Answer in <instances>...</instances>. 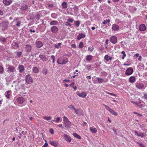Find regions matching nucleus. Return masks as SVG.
Wrapping results in <instances>:
<instances>
[{
	"mask_svg": "<svg viewBox=\"0 0 147 147\" xmlns=\"http://www.w3.org/2000/svg\"><path fill=\"white\" fill-rule=\"evenodd\" d=\"M12 2V0H3V3L6 5H10Z\"/></svg>",
	"mask_w": 147,
	"mask_h": 147,
	"instance_id": "obj_17",
	"label": "nucleus"
},
{
	"mask_svg": "<svg viewBox=\"0 0 147 147\" xmlns=\"http://www.w3.org/2000/svg\"><path fill=\"white\" fill-rule=\"evenodd\" d=\"M104 59L107 61H111L112 59V58L111 57L109 56L108 55H106L104 56Z\"/></svg>",
	"mask_w": 147,
	"mask_h": 147,
	"instance_id": "obj_20",
	"label": "nucleus"
},
{
	"mask_svg": "<svg viewBox=\"0 0 147 147\" xmlns=\"http://www.w3.org/2000/svg\"><path fill=\"white\" fill-rule=\"evenodd\" d=\"M61 45V43H59L57 45L55 44V47L56 48L59 49V48L60 46Z\"/></svg>",
	"mask_w": 147,
	"mask_h": 147,
	"instance_id": "obj_45",
	"label": "nucleus"
},
{
	"mask_svg": "<svg viewBox=\"0 0 147 147\" xmlns=\"http://www.w3.org/2000/svg\"><path fill=\"white\" fill-rule=\"evenodd\" d=\"M42 72L43 74L44 75L47 74L48 73V71L46 68H44L42 70Z\"/></svg>",
	"mask_w": 147,
	"mask_h": 147,
	"instance_id": "obj_40",
	"label": "nucleus"
},
{
	"mask_svg": "<svg viewBox=\"0 0 147 147\" xmlns=\"http://www.w3.org/2000/svg\"><path fill=\"white\" fill-rule=\"evenodd\" d=\"M28 9V6L27 5H23L21 7V9L22 11H26Z\"/></svg>",
	"mask_w": 147,
	"mask_h": 147,
	"instance_id": "obj_22",
	"label": "nucleus"
},
{
	"mask_svg": "<svg viewBox=\"0 0 147 147\" xmlns=\"http://www.w3.org/2000/svg\"><path fill=\"white\" fill-rule=\"evenodd\" d=\"M40 14H38L36 16V18L38 20H40Z\"/></svg>",
	"mask_w": 147,
	"mask_h": 147,
	"instance_id": "obj_60",
	"label": "nucleus"
},
{
	"mask_svg": "<svg viewBox=\"0 0 147 147\" xmlns=\"http://www.w3.org/2000/svg\"><path fill=\"white\" fill-rule=\"evenodd\" d=\"M133 113L134 114H136L138 116H142V115L139 114V113H138L136 112H134Z\"/></svg>",
	"mask_w": 147,
	"mask_h": 147,
	"instance_id": "obj_62",
	"label": "nucleus"
},
{
	"mask_svg": "<svg viewBox=\"0 0 147 147\" xmlns=\"http://www.w3.org/2000/svg\"><path fill=\"white\" fill-rule=\"evenodd\" d=\"M132 102L133 103H135V104H137V105H138V106L140 108H142V107H143V106L141 104H140V103L138 104L137 103H136V102H134V101H132Z\"/></svg>",
	"mask_w": 147,
	"mask_h": 147,
	"instance_id": "obj_52",
	"label": "nucleus"
},
{
	"mask_svg": "<svg viewBox=\"0 0 147 147\" xmlns=\"http://www.w3.org/2000/svg\"><path fill=\"white\" fill-rule=\"evenodd\" d=\"M51 58L53 59V63H54L55 62V56L54 55H52L51 56Z\"/></svg>",
	"mask_w": 147,
	"mask_h": 147,
	"instance_id": "obj_61",
	"label": "nucleus"
},
{
	"mask_svg": "<svg viewBox=\"0 0 147 147\" xmlns=\"http://www.w3.org/2000/svg\"><path fill=\"white\" fill-rule=\"evenodd\" d=\"M11 91L9 90L6 92L5 94V96L8 98H9L10 97V96L11 94Z\"/></svg>",
	"mask_w": 147,
	"mask_h": 147,
	"instance_id": "obj_19",
	"label": "nucleus"
},
{
	"mask_svg": "<svg viewBox=\"0 0 147 147\" xmlns=\"http://www.w3.org/2000/svg\"><path fill=\"white\" fill-rule=\"evenodd\" d=\"M110 20L108 19L105 20H104L102 22V24H106L107 23H109L110 22Z\"/></svg>",
	"mask_w": 147,
	"mask_h": 147,
	"instance_id": "obj_41",
	"label": "nucleus"
},
{
	"mask_svg": "<svg viewBox=\"0 0 147 147\" xmlns=\"http://www.w3.org/2000/svg\"><path fill=\"white\" fill-rule=\"evenodd\" d=\"M144 98L147 100V93H144Z\"/></svg>",
	"mask_w": 147,
	"mask_h": 147,
	"instance_id": "obj_63",
	"label": "nucleus"
},
{
	"mask_svg": "<svg viewBox=\"0 0 147 147\" xmlns=\"http://www.w3.org/2000/svg\"><path fill=\"white\" fill-rule=\"evenodd\" d=\"M49 132L52 134H54V130L52 128L50 129H49Z\"/></svg>",
	"mask_w": 147,
	"mask_h": 147,
	"instance_id": "obj_59",
	"label": "nucleus"
},
{
	"mask_svg": "<svg viewBox=\"0 0 147 147\" xmlns=\"http://www.w3.org/2000/svg\"><path fill=\"white\" fill-rule=\"evenodd\" d=\"M75 83L74 82H71V84H70L69 86H70L72 87L74 89V90H76L77 88V86H74V84Z\"/></svg>",
	"mask_w": 147,
	"mask_h": 147,
	"instance_id": "obj_39",
	"label": "nucleus"
},
{
	"mask_svg": "<svg viewBox=\"0 0 147 147\" xmlns=\"http://www.w3.org/2000/svg\"><path fill=\"white\" fill-rule=\"evenodd\" d=\"M138 136H140L141 138H143L145 136V134L144 133H142L139 134Z\"/></svg>",
	"mask_w": 147,
	"mask_h": 147,
	"instance_id": "obj_57",
	"label": "nucleus"
},
{
	"mask_svg": "<svg viewBox=\"0 0 147 147\" xmlns=\"http://www.w3.org/2000/svg\"><path fill=\"white\" fill-rule=\"evenodd\" d=\"M129 81L131 83H134L136 81V78L134 76H131L129 78Z\"/></svg>",
	"mask_w": 147,
	"mask_h": 147,
	"instance_id": "obj_28",
	"label": "nucleus"
},
{
	"mask_svg": "<svg viewBox=\"0 0 147 147\" xmlns=\"http://www.w3.org/2000/svg\"><path fill=\"white\" fill-rule=\"evenodd\" d=\"M51 30L53 33H56L57 32L58 28L56 26H53L51 28Z\"/></svg>",
	"mask_w": 147,
	"mask_h": 147,
	"instance_id": "obj_12",
	"label": "nucleus"
},
{
	"mask_svg": "<svg viewBox=\"0 0 147 147\" xmlns=\"http://www.w3.org/2000/svg\"><path fill=\"white\" fill-rule=\"evenodd\" d=\"M65 25L67 26H69L70 27L71 26V24L67 21L65 22Z\"/></svg>",
	"mask_w": 147,
	"mask_h": 147,
	"instance_id": "obj_51",
	"label": "nucleus"
},
{
	"mask_svg": "<svg viewBox=\"0 0 147 147\" xmlns=\"http://www.w3.org/2000/svg\"><path fill=\"white\" fill-rule=\"evenodd\" d=\"M57 61L58 64L63 65L65 64L68 62V59L65 57H61L57 59Z\"/></svg>",
	"mask_w": 147,
	"mask_h": 147,
	"instance_id": "obj_1",
	"label": "nucleus"
},
{
	"mask_svg": "<svg viewBox=\"0 0 147 147\" xmlns=\"http://www.w3.org/2000/svg\"><path fill=\"white\" fill-rule=\"evenodd\" d=\"M74 21V19L71 18H69L67 20V21L69 23H72Z\"/></svg>",
	"mask_w": 147,
	"mask_h": 147,
	"instance_id": "obj_50",
	"label": "nucleus"
},
{
	"mask_svg": "<svg viewBox=\"0 0 147 147\" xmlns=\"http://www.w3.org/2000/svg\"><path fill=\"white\" fill-rule=\"evenodd\" d=\"M109 112L113 115L115 116H117V113L112 109H111Z\"/></svg>",
	"mask_w": 147,
	"mask_h": 147,
	"instance_id": "obj_36",
	"label": "nucleus"
},
{
	"mask_svg": "<svg viewBox=\"0 0 147 147\" xmlns=\"http://www.w3.org/2000/svg\"><path fill=\"white\" fill-rule=\"evenodd\" d=\"M12 47L14 49H17L19 47L18 44L15 42H13L12 44Z\"/></svg>",
	"mask_w": 147,
	"mask_h": 147,
	"instance_id": "obj_23",
	"label": "nucleus"
},
{
	"mask_svg": "<svg viewBox=\"0 0 147 147\" xmlns=\"http://www.w3.org/2000/svg\"><path fill=\"white\" fill-rule=\"evenodd\" d=\"M78 95L80 96L83 98H85L87 95V94L85 92H82L80 93H78L77 94Z\"/></svg>",
	"mask_w": 147,
	"mask_h": 147,
	"instance_id": "obj_24",
	"label": "nucleus"
},
{
	"mask_svg": "<svg viewBox=\"0 0 147 147\" xmlns=\"http://www.w3.org/2000/svg\"><path fill=\"white\" fill-rule=\"evenodd\" d=\"M63 124L65 127L67 129L71 127V122L70 121L63 123Z\"/></svg>",
	"mask_w": 147,
	"mask_h": 147,
	"instance_id": "obj_14",
	"label": "nucleus"
},
{
	"mask_svg": "<svg viewBox=\"0 0 147 147\" xmlns=\"http://www.w3.org/2000/svg\"><path fill=\"white\" fill-rule=\"evenodd\" d=\"M22 52H17V55L18 57H20L21 55H22Z\"/></svg>",
	"mask_w": 147,
	"mask_h": 147,
	"instance_id": "obj_58",
	"label": "nucleus"
},
{
	"mask_svg": "<svg viewBox=\"0 0 147 147\" xmlns=\"http://www.w3.org/2000/svg\"><path fill=\"white\" fill-rule=\"evenodd\" d=\"M21 22L20 21H19L17 22L16 25L18 27L20 26H21Z\"/></svg>",
	"mask_w": 147,
	"mask_h": 147,
	"instance_id": "obj_54",
	"label": "nucleus"
},
{
	"mask_svg": "<svg viewBox=\"0 0 147 147\" xmlns=\"http://www.w3.org/2000/svg\"><path fill=\"white\" fill-rule=\"evenodd\" d=\"M136 87L138 89L142 90H143L145 88L144 85L142 82H136Z\"/></svg>",
	"mask_w": 147,
	"mask_h": 147,
	"instance_id": "obj_3",
	"label": "nucleus"
},
{
	"mask_svg": "<svg viewBox=\"0 0 147 147\" xmlns=\"http://www.w3.org/2000/svg\"><path fill=\"white\" fill-rule=\"evenodd\" d=\"M32 71L35 74H37L39 72V69L36 67H34L32 69Z\"/></svg>",
	"mask_w": 147,
	"mask_h": 147,
	"instance_id": "obj_32",
	"label": "nucleus"
},
{
	"mask_svg": "<svg viewBox=\"0 0 147 147\" xmlns=\"http://www.w3.org/2000/svg\"><path fill=\"white\" fill-rule=\"evenodd\" d=\"M106 93L107 94H109L111 95H112L113 96H117V95L114 94H113V93H110V92H106Z\"/></svg>",
	"mask_w": 147,
	"mask_h": 147,
	"instance_id": "obj_55",
	"label": "nucleus"
},
{
	"mask_svg": "<svg viewBox=\"0 0 147 147\" xmlns=\"http://www.w3.org/2000/svg\"><path fill=\"white\" fill-rule=\"evenodd\" d=\"M9 24V22H4L2 23V26L3 28V30H5L7 28Z\"/></svg>",
	"mask_w": 147,
	"mask_h": 147,
	"instance_id": "obj_13",
	"label": "nucleus"
},
{
	"mask_svg": "<svg viewBox=\"0 0 147 147\" xmlns=\"http://www.w3.org/2000/svg\"><path fill=\"white\" fill-rule=\"evenodd\" d=\"M39 57L41 60L43 61H47L48 60V58L45 55L40 54Z\"/></svg>",
	"mask_w": 147,
	"mask_h": 147,
	"instance_id": "obj_15",
	"label": "nucleus"
},
{
	"mask_svg": "<svg viewBox=\"0 0 147 147\" xmlns=\"http://www.w3.org/2000/svg\"><path fill=\"white\" fill-rule=\"evenodd\" d=\"M103 105L106 108V109L107 110L109 111H110V110L111 109L109 108V107L107 105H106L105 104H103Z\"/></svg>",
	"mask_w": 147,
	"mask_h": 147,
	"instance_id": "obj_48",
	"label": "nucleus"
},
{
	"mask_svg": "<svg viewBox=\"0 0 147 147\" xmlns=\"http://www.w3.org/2000/svg\"><path fill=\"white\" fill-rule=\"evenodd\" d=\"M7 39L6 38L4 37H0V41L3 43L6 42Z\"/></svg>",
	"mask_w": 147,
	"mask_h": 147,
	"instance_id": "obj_31",
	"label": "nucleus"
},
{
	"mask_svg": "<svg viewBox=\"0 0 147 147\" xmlns=\"http://www.w3.org/2000/svg\"><path fill=\"white\" fill-rule=\"evenodd\" d=\"M55 122L56 123H58L61 122L62 121V119L59 117H57V118H55Z\"/></svg>",
	"mask_w": 147,
	"mask_h": 147,
	"instance_id": "obj_34",
	"label": "nucleus"
},
{
	"mask_svg": "<svg viewBox=\"0 0 147 147\" xmlns=\"http://www.w3.org/2000/svg\"><path fill=\"white\" fill-rule=\"evenodd\" d=\"M43 118L46 120L49 121L51 119L52 117L51 116L48 117L46 116H45L43 117Z\"/></svg>",
	"mask_w": 147,
	"mask_h": 147,
	"instance_id": "obj_38",
	"label": "nucleus"
},
{
	"mask_svg": "<svg viewBox=\"0 0 147 147\" xmlns=\"http://www.w3.org/2000/svg\"><path fill=\"white\" fill-rule=\"evenodd\" d=\"M68 4L66 2H63L61 4L62 9H66L67 6Z\"/></svg>",
	"mask_w": 147,
	"mask_h": 147,
	"instance_id": "obj_25",
	"label": "nucleus"
},
{
	"mask_svg": "<svg viewBox=\"0 0 147 147\" xmlns=\"http://www.w3.org/2000/svg\"><path fill=\"white\" fill-rule=\"evenodd\" d=\"M36 46L38 48H40L43 46L42 43L39 41H36Z\"/></svg>",
	"mask_w": 147,
	"mask_h": 147,
	"instance_id": "obj_18",
	"label": "nucleus"
},
{
	"mask_svg": "<svg viewBox=\"0 0 147 147\" xmlns=\"http://www.w3.org/2000/svg\"><path fill=\"white\" fill-rule=\"evenodd\" d=\"M89 129L92 133H96L97 132V129L96 128H93L92 127H90Z\"/></svg>",
	"mask_w": 147,
	"mask_h": 147,
	"instance_id": "obj_33",
	"label": "nucleus"
},
{
	"mask_svg": "<svg viewBox=\"0 0 147 147\" xmlns=\"http://www.w3.org/2000/svg\"><path fill=\"white\" fill-rule=\"evenodd\" d=\"M86 68L88 70H90L91 69V66L90 65H88L86 66Z\"/></svg>",
	"mask_w": 147,
	"mask_h": 147,
	"instance_id": "obj_47",
	"label": "nucleus"
},
{
	"mask_svg": "<svg viewBox=\"0 0 147 147\" xmlns=\"http://www.w3.org/2000/svg\"><path fill=\"white\" fill-rule=\"evenodd\" d=\"M92 80L94 83L97 84L98 82V78L96 77L95 76H94L92 78Z\"/></svg>",
	"mask_w": 147,
	"mask_h": 147,
	"instance_id": "obj_30",
	"label": "nucleus"
},
{
	"mask_svg": "<svg viewBox=\"0 0 147 147\" xmlns=\"http://www.w3.org/2000/svg\"><path fill=\"white\" fill-rule=\"evenodd\" d=\"M137 143L141 147H145L144 144L142 142H137Z\"/></svg>",
	"mask_w": 147,
	"mask_h": 147,
	"instance_id": "obj_56",
	"label": "nucleus"
},
{
	"mask_svg": "<svg viewBox=\"0 0 147 147\" xmlns=\"http://www.w3.org/2000/svg\"><path fill=\"white\" fill-rule=\"evenodd\" d=\"M17 103L19 104H22L25 101L24 98L22 97H19L16 100Z\"/></svg>",
	"mask_w": 147,
	"mask_h": 147,
	"instance_id": "obj_6",
	"label": "nucleus"
},
{
	"mask_svg": "<svg viewBox=\"0 0 147 147\" xmlns=\"http://www.w3.org/2000/svg\"><path fill=\"white\" fill-rule=\"evenodd\" d=\"M73 135L76 138L78 139H80L81 138V136L76 133H73Z\"/></svg>",
	"mask_w": 147,
	"mask_h": 147,
	"instance_id": "obj_35",
	"label": "nucleus"
},
{
	"mask_svg": "<svg viewBox=\"0 0 147 147\" xmlns=\"http://www.w3.org/2000/svg\"><path fill=\"white\" fill-rule=\"evenodd\" d=\"M79 46V47L80 48H82L83 47V46H84L83 42H80V43Z\"/></svg>",
	"mask_w": 147,
	"mask_h": 147,
	"instance_id": "obj_49",
	"label": "nucleus"
},
{
	"mask_svg": "<svg viewBox=\"0 0 147 147\" xmlns=\"http://www.w3.org/2000/svg\"><path fill=\"white\" fill-rule=\"evenodd\" d=\"M75 113L77 115L81 116L83 115V111L81 109H76L75 110Z\"/></svg>",
	"mask_w": 147,
	"mask_h": 147,
	"instance_id": "obj_8",
	"label": "nucleus"
},
{
	"mask_svg": "<svg viewBox=\"0 0 147 147\" xmlns=\"http://www.w3.org/2000/svg\"><path fill=\"white\" fill-rule=\"evenodd\" d=\"M48 144L47 143H45L44 144L43 146V147H47L48 146Z\"/></svg>",
	"mask_w": 147,
	"mask_h": 147,
	"instance_id": "obj_64",
	"label": "nucleus"
},
{
	"mask_svg": "<svg viewBox=\"0 0 147 147\" xmlns=\"http://www.w3.org/2000/svg\"><path fill=\"white\" fill-rule=\"evenodd\" d=\"M7 71L11 73H14L16 72V70L13 66L9 65L7 67Z\"/></svg>",
	"mask_w": 147,
	"mask_h": 147,
	"instance_id": "obj_5",
	"label": "nucleus"
},
{
	"mask_svg": "<svg viewBox=\"0 0 147 147\" xmlns=\"http://www.w3.org/2000/svg\"><path fill=\"white\" fill-rule=\"evenodd\" d=\"M74 24L76 26L78 27L80 25V22L79 20L75 22Z\"/></svg>",
	"mask_w": 147,
	"mask_h": 147,
	"instance_id": "obj_44",
	"label": "nucleus"
},
{
	"mask_svg": "<svg viewBox=\"0 0 147 147\" xmlns=\"http://www.w3.org/2000/svg\"><path fill=\"white\" fill-rule=\"evenodd\" d=\"M93 56L91 55H87L86 57V60L88 61H90L91 60L93 59Z\"/></svg>",
	"mask_w": 147,
	"mask_h": 147,
	"instance_id": "obj_29",
	"label": "nucleus"
},
{
	"mask_svg": "<svg viewBox=\"0 0 147 147\" xmlns=\"http://www.w3.org/2000/svg\"><path fill=\"white\" fill-rule=\"evenodd\" d=\"M26 83L28 84H31L33 82L32 78L30 74L27 75L25 78Z\"/></svg>",
	"mask_w": 147,
	"mask_h": 147,
	"instance_id": "obj_2",
	"label": "nucleus"
},
{
	"mask_svg": "<svg viewBox=\"0 0 147 147\" xmlns=\"http://www.w3.org/2000/svg\"><path fill=\"white\" fill-rule=\"evenodd\" d=\"M133 72V69L132 67H130L128 68L126 70L125 74L127 76L132 74Z\"/></svg>",
	"mask_w": 147,
	"mask_h": 147,
	"instance_id": "obj_7",
	"label": "nucleus"
},
{
	"mask_svg": "<svg viewBox=\"0 0 147 147\" xmlns=\"http://www.w3.org/2000/svg\"><path fill=\"white\" fill-rule=\"evenodd\" d=\"M4 72V68L3 67L0 65V73L2 74Z\"/></svg>",
	"mask_w": 147,
	"mask_h": 147,
	"instance_id": "obj_46",
	"label": "nucleus"
},
{
	"mask_svg": "<svg viewBox=\"0 0 147 147\" xmlns=\"http://www.w3.org/2000/svg\"><path fill=\"white\" fill-rule=\"evenodd\" d=\"M49 143L55 147L58 145V143L57 142L50 141Z\"/></svg>",
	"mask_w": 147,
	"mask_h": 147,
	"instance_id": "obj_27",
	"label": "nucleus"
},
{
	"mask_svg": "<svg viewBox=\"0 0 147 147\" xmlns=\"http://www.w3.org/2000/svg\"><path fill=\"white\" fill-rule=\"evenodd\" d=\"M68 107L70 109H73L75 110L76 109L74 106L72 105H70L69 106H68Z\"/></svg>",
	"mask_w": 147,
	"mask_h": 147,
	"instance_id": "obj_53",
	"label": "nucleus"
},
{
	"mask_svg": "<svg viewBox=\"0 0 147 147\" xmlns=\"http://www.w3.org/2000/svg\"><path fill=\"white\" fill-rule=\"evenodd\" d=\"M58 23V22L57 21H53L52 22H51L50 23V25H57Z\"/></svg>",
	"mask_w": 147,
	"mask_h": 147,
	"instance_id": "obj_37",
	"label": "nucleus"
},
{
	"mask_svg": "<svg viewBox=\"0 0 147 147\" xmlns=\"http://www.w3.org/2000/svg\"><path fill=\"white\" fill-rule=\"evenodd\" d=\"M110 41L113 44H115L117 42V38L115 36H113L110 38Z\"/></svg>",
	"mask_w": 147,
	"mask_h": 147,
	"instance_id": "obj_9",
	"label": "nucleus"
},
{
	"mask_svg": "<svg viewBox=\"0 0 147 147\" xmlns=\"http://www.w3.org/2000/svg\"><path fill=\"white\" fill-rule=\"evenodd\" d=\"M63 118V123L66 122H67L68 121H69L68 119L65 116H64Z\"/></svg>",
	"mask_w": 147,
	"mask_h": 147,
	"instance_id": "obj_43",
	"label": "nucleus"
},
{
	"mask_svg": "<svg viewBox=\"0 0 147 147\" xmlns=\"http://www.w3.org/2000/svg\"><path fill=\"white\" fill-rule=\"evenodd\" d=\"M98 83H101L104 82V80L102 78H98Z\"/></svg>",
	"mask_w": 147,
	"mask_h": 147,
	"instance_id": "obj_42",
	"label": "nucleus"
},
{
	"mask_svg": "<svg viewBox=\"0 0 147 147\" xmlns=\"http://www.w3.org/2000/svg\"><path fill=\"white\" fill-rule=\"evenodd\" d=\"M24 49L25 52H30L32 50V46L31 45L27 44L25 46Z\"/></svg>",
	"mask_w": 147,
	"mask_h": 147,
	"instance_id": "obj_4",
	"label": "nucleus"
},
{
	"mask_svg": "<svg viewBox=\"0 0 147 147\" xmlns=\"http://www.w3.org/2000/svg\"><path fill=\"white\" fill-rule=\"evenodd\" d=\"M86 35L82 33L80 34L77 36V39L78 40H80L83 38L85 37Z\"/></svg>",
	"mask_w": 147,
	"mask_h": 147,
	"instance_id": "obj_26",
	"label": "nucleus"
},
{
	"mask_svg": "<svg viewBox=\"0 0 147 147\" xmlns=\"http://www.w3.org/2000/svg\"><path fill=\"white\" fill-rule=\"evenodd\" d=\"M119 26L116 24H113L112 25V30L114 31H117L119 29Z\"/></svg>",
	"mask_w": 147,
	"mask_h": 147,
	"instance_id": "obj_16",
	"label": "nucleus"
},
{
	"mask_svg": "<svg viewBox=\"0 0 147 147\" xmlns=\"http://www.w3.org/2000/svg\"><path fill=\"white\" fill-rule=\"evenodd\" d=\"M139 29L141 31H144L146 29V27L144 24H142L139 27Z\"/></svg>",
	"mask_w": 147,
	"mask_h": 147,
	"instance_id": "obj_10",
	"label": "nucleus"
},
{
	"mask_svg": "<svg viewBox=\"0 0 147 147\" xmlns=\"http://www.w3.org/2000/svg\"><path fill=\"white\" fill-rule=\"evenodd\" d=\"M18 69L20 73L22 72L24 70V66L22 65H20L18 67Z\"/></svg>",
	"mask_w": 147,
	"mask_h": 147,
	"instance_id": "obj_21",
	"label": "nucleus"
},
{
	"mask_svg": "<svg viewBox=\"0 0 147 147\" xmlns=\"http://www.w3.org/2000/svg\"><path fill=\"white\" fill-rule=\"evenodd\" d=\"M63 136L64 137L65 140L66 141L69 142L71 141V139L69 136L66 134H64L63 135Z\"/></svg>",
	"mask_w": 147,
	"mask_h": 147,
	"instance_id": "obj_11",
	"label": "nucleus"
}]
</instances>
